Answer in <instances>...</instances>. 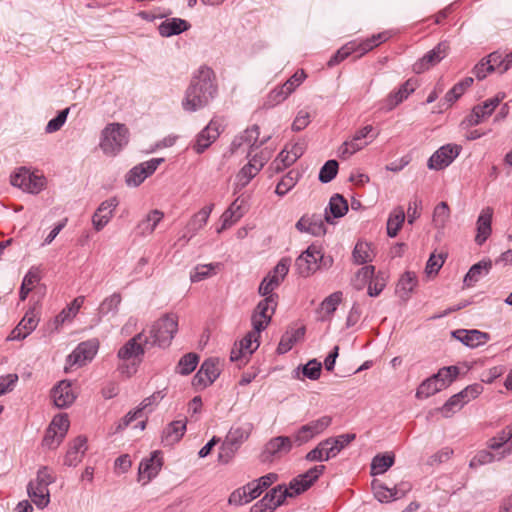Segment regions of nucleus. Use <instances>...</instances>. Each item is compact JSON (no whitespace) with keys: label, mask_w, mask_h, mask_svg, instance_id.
<instances>
[{"label":"nucleus","mask_w":512,"mask_h":512,"mask_svg":"<svg viewBox=\"0 0 512 512\" xmlns=\"http://www.w3.org/2000/svg\"><path fill=\"white\" fill-rule=\"evenodd\" d=\"M355 438L356 435L354 433H345L324 439V444H326L331 458H334L351 442H353Z\"/></svg>","instance_id":"7c9ffc66"},{"label":"nucleus","mask_w":512,"mask_h":512,"mask_svg":"<svg viewBox=\"0 0 512 512\" xmlns=\"http://www.w3.org/2000/svg\"><path fill=\"white\" fill-rule=\"evenodd\" d=\"M186 431V421L176 420L171 422L164 431V438L168 444L178 442Z\"/></svg>","instance_id":"c03bdc74"},{"label":"nucleus","mask_w":512,"mask_h":512,"mask_svg":"<svg viewBox=\"0 0 512 512\" xmlns=\"http://www.w3.org/2000/svg\"><path fill=\"white\" fill-rule=\"evenodd\" d=\"M448 45L444 42L439 43L432 50L428 51L421 59L413 65V71L421 74L431 67L437 65L447 55Z\"/></svg>","instance_id":"f3484780"},{"label":"nucleus","mask_w":512,"mask_h":512,"mask_svg":"<svg viewBox=\"0 0 512 512\" xmlns=\"http://www.w3.org/2000/svg\"><path fill=\"white\" fill-rule=\"evenodd\" d=\"M354 52H356V42L351 41L346 43L331 57L328 61V66L332 67L339 64Z\"/></svg>","instance_id":"338daca9"},{"label":"nucleus","mask_w":512,"mask_h":512,"mask_svg":"<svg viewBox=\"0 0 512 512\" xmlns=\"http://www.w3.org/2000/svg\"><path fill=\"white\" fill-rule=\"evenodd\" d=\"M238 450L239 448L237 446L227 439H224L219 449L218 461L222 464H228L234 458Z\"/></svg>","instance_id":"774afa93"},{"label":"nucleus","mask_w":512,"mask_h":512,"mask_svg":"<svg viewBox=\"0 0 512 512\" xmlns=\"http://www.w3.org/2000/svg\"><path fill=\"white\" fill-rule=\"evenodd\" d=\"M276 298V295H269L258 303L251 319L255 330L263 331L270 323L277 306Z\"/></svg>","instance_id":"9b49d317"},{"label":"nucleus","mask_w":512,"mask_h":512,"mask_svg":"<svg viewBox=\"0 0 512 512\" xmlns=\"http://www.w3.org/2000/svg\"><path fill=\"white\" fill-rule=\"evenodd\" d=\"M290 267V259L283 258L274 267L273 271L270 272L265 278L271 281L274 287H278L288 274Z\"/></svg>","instance_id":"a18cd8bd"},{"label":"nucleus","mask_w":512,"mask_h":512,"mask_svg":"<svg viewBox=\"0 0 512 512\" xmlns=\"http://www.w3.org/2000/svg\"><path fill=\"white\" fill-rule=\"evenodd\" d=\"M305 459L310 462H324L331 459L324 440L320 441L312 450H310Z\"/></svg>","instance_id":"680f3d73"},{"label":"nucleus","mask_w":512,"mask_h":512,"mask_svg":"<svg viewBox=\"0 0 512 512\" xmlns=\"http://www.w3.org/2000/svg\"><path fill=\"white\" fill-rule=\"evenodd\" d=\"M295 226L298 231L307 232L314 236H322L326 233V227L321 214L304 215L297 221Z\"/></svg>","instance_id":"5701e85b"},{"label":"nucleus","mask_w":512,"mask_h":512,"mask_svg":"<svg viewBox=\"0 0 512 512\" xmlns=\"http://www.w3.org/2000/svg\"><path fill=\"white\" fill-rule=\"evenodd\" d=\"M373 130L372 125H366L357 130L351 138L344 141L338 148V156L343 160H347L358 151L364 149L377 137V134L371 135Z\"/></svg>","instance_id":"1a4fd4ad"},{"label":"nucleus","mask_w":512,"mask_h":512,"mask_svg":"<svg viewBox=\"0 0 512 512\" xmlns=\"http://www.w3.org/2000/svg\"><path fill=\"white\" fill-rule=\"evenodd\" d=\"M299 176L298 171L290 170L277 184L275 193L278 196L286 195L297 184Z\"/></svg>","instance_id":"3c124183"},{"label":"nucleus","mask_w":512,"mask_h":512,"mask_svg":"<svg viewBox=\"0 0 512 512\" xmlns=\"http://www.w3.org/2000/svg\"><path fill=\"white\" fill-rule=\"evenodd\" d=\"M353 259L357 264H364L372 261L373 251L371 245L366 242H358L353 250Z\"/></svg>","instance_id":"603ef678"},{"label":"nucleus","mask_w":512,"mask_h":512,"mask_svg":"<svg viewBox=\"0 0 512 512\" xmlns=\"http://www.w3.org/2000/svg\"><path fill=\"white\" fill-rule=\"evenodd\" d=\"M394 464V456L392 454H378L371 462V474L379 475L385 473Z\"/></svg>","instance_id":"8fccbe9b"},{"label":"nucleus","mask_w":512,"mask_h":512,"mask_svg":"<svg viewBox=\"0 0 512 512\" xmlns=\"http://www.w3.org/2000/svg\"><path fill=\"white\" fill-rule=\"evenodd\" d=\"M87 450V440L85 437L78 436L75 438L65 455L64 464L69 467L77 466Z\"/></svg>","instance_id":"bb28decb"},{"label":"nucleus","mask_w":512,"mask_h":512,"mask_svg":"<svg viewBox=\"0 0 512 512\" xmlns=\"http://www.w3.org/2000/svg\"><path fill=\"white\" fill-rule=\"evenodd\" d=\"M189 27L190 25L186 20L180 18H170L159 25L158 31L159 34L163 37H171L188 30Z\"/></svg>","instance_id":"473e14b6"},{"label":"nucleus","mask_w":512,"mask_h":512,"mask_svg":"<svg viewBox=\"0 0 512 512\" xmlns=\"http://www.w3.org/2000/svg\"><path fill=\"white\" fill-rule=\"evenodd\" d=\"M219 263L199 264L190 272V280L192 283L201 282L216 274Z\"/></svg>","instance_id":"37998d69"},{"label":"nucleus","mask_w":512,"mask_h":512,"mask_svg":"<svg viewBox=\"0 0 512 512\" xmlns=\"http://www.w3.org/2000/svg\"><path fill=\"white\" fill-rule=\"evenodd\" d=\"M259 172L258 167L254 166L250 161L243 166L235 177L234 193L246 187Z\"/></svg>","instance_id":"c9c22d12"},{"label":"nucleus","mask_w":512,"mask_h":512,"mask_svg":"<svg viewBox=\"0 0 512 512\" xmlns=\"http://www.w3.org/2000/svg\"><path fill=\"white\" fill-rule=\"evenodd\" d=\"M253 430L251 423H245L241 426L232 427L227 433L225 439L240 448V446L249 438Z\"/></svg>","instance_id":"e433bc0d"},{"label":"nucleus","mask_w":512,"mask_h":512,"mask_svg":"<svg viewBox=\"0 0 512 512\" xmlns=\"http://www.w3.org/2000/svg\"><path fill=\"white\" fill-rule=\"evenodd\" d=\"M324 470V465H316L304 474L294 478L290 482L289 487L279 485L273 488L259 502L253 505L250 512H273L283 504L286 497H294L306 491L323 474Z\"/></svg>","instance_id":"f257e3e1"},{"label":"nucleus","mask_w":512,"mask_h":512,"mask_svg":"<svg viewBox=\"0 0 512 512\" xmlns=\"http://www.w3.org/2000/svg\"><path fill=\"white\" fill-rule=\"evenodd\" d=\"M404 221V209L398 206L390 213L387 220V235L391 238L396 237Z\"/></svg>","instance_id":"79ce46f5"},{"label":"nucleus","mask_w":512,"mask_h":512,"mask_svg":"<svg viewBox=\"0 0 512 512\" xmlns=\"http://www.w3.org/2000/svg\"><path fill=\"white\" fill-rule=\"evenodd\" d=\"M39 317L35 309L28 310L19 324L9 336L10 340H22L26 338L38 325Z\"/></svg>","instance_id":"4be33fe9"},{"label":"nucleus","mask_w":512,"mask_h":512,"mask_svg":"<svg viewBox=\"0 0 512 512\" xmlns=\"http://www.w3.org/2000/svg\"><path fill=\"white\" fill-rule=\"evenodd\" d=\"M322 365L316 359H312L308 361L304 366L298 367L294 370L295 378L302 379L300 377V373H302L303 377H306L310 380H317L321 374Z\"/></svg>","instance_id":"de8ad7c7"},{"label":"nucleus","mask_w":512,"mask_h":512,"mask_svg":"<svg viewBox=\"0 0 512 512\" xmlns=\"http://www.w3.org/2000/svg\"><path fill=\"white\" fill-rule=\"evenodd\" d=\"M56 476L47 466H41L36 478L31 480L27 486V492L31 501L39 508L44 509L50 503L49 485L53 484Z\"/></svg>","instance_id":"20e7f679"},{"label":"nucleus","mask_w":512,"mask_h":512,"mask_svg":"<svg viewBox=\"0 0 512 512\" xmlns=\"http://www.w3.org/2000/svg\"><path fill=\"white\" fill-rule=\"evenodd\" d=\"M259 134V127L257 125H253L252 127L246 129L240 136L233 140L232 150H235L246 144L249 147L248 156H250L251 152L255 148L257 149L261 147L270 139V136H266L262 140H259Z\"/></svg>","instance_id":"6ab92c4d"},{"label":"nucleus","mask_w":512,"mask_h":512,"mask_svg":"<svg viewBox=\"0 0 512 512\" xmlns=\"http://www.w3.org/2000/svg\"><path fill=\"white\" fill-rule=\"evenodd\" d=\"M332 421L331 416L323 415L301 425L292 434L295 446L300 447L305 445L314 438L322 435L331 426Z\"/></svg>","instance_id":"6e6552de"},{"label":"nucleus","mask_w":512,"mask_h":512,"mask_svg":"<svg viewBox=\"0 0 512 512\" xmlns=\"http://www.w3.org/2000/svg\"><path fill=\"white\" fill-rule=\"evenodd\" d=\"M129 142V130L121 123H110L101 132L99 147L107 156H116Z\"/></svg>","instance_id":"39448f33"},{"label":"nucleus","mask_w":512,"mask_h":512,"mask_svg":"<svg viewBox=\"0 0 512 512\" xmlns=\"http://www.w3.org/2000/svg\"><path fill=\"white\" fill-rule=\"evenodd\" d=\"M492 267L491 261H480L474 264L464 277L467 287L474 286L483 276L487 275Z\"/></svg>","instance_id":"f704fd0d"},{"label":"nucleus","mask_w":512,"mask_h":512,"mask_svg":"<svg viewBox=\"0 0 512 512\" xmlns=\"http://www.w3.org/2000/svg\"><path fill=\"white\" fill-rule=\"evenodd\" d=\"M204 376L206 377V382L213 383L220 375L221 369L220 364L217 359H207L205 360L200 369Z\"/></svg>","instance_id":"13d9d810"},{"label":"nucleus","mask_w":512,"mask_h":512,"mask_svg":"<svg viewBox=\"0 0 512 512\" xmlns=\"http://www.w3.org/2000/svg\"><path fill=\"white\" fill-rule=\"evenodd\" d=\"M348 211V204L343 196L335 194L330 198L328 208L325 209L324 219L333 223V218H340Z\"/></svg>","instance_id":"c756f323"},{"label":"nucleus","mask_w":512,"mask_h":512,"mask_svg":"<svg viewBox=\"0 0 512 512\" xmlns=\"http://www.w3.org/2000/svg\"><path fill=\"white\" fill-rule=\"evenodd\" d=\"M85 300L84 296L76 297L67 308H64L55 318V324L58 327L66 321H71L80 310Z\"/></svg>","instance_id":"ea45409f"},{"label":"nucleus","mask_w":512,"mask_h":512,"mask_svg":"<svg viewBox=\"0 0 512 512\" xmlns=\"http://www.w3.org/2000/svg\"><path fill=\"white\" fill-rule=\"evenodd\" d=\"M452 336L469 348H477L490 340V335L480 330L458 329L451 332Z\"/></svg>","instance_id":"aec40b11"},{"label":"nucleus","mask_w":512,"mask_h":512,"mask_svg":"<svg viewBox=\"0 0 512 512\" xmlns=\"http://www.w3.org/2000/svg\"><path fill=\"white\" fill-rule=\"evenodd\" d=\"M333 265V258L325 256L316 245H310L295 261V269L301 277H309L320 269H329Z\"/></svg>","instance_id":"7ed1b4c3"},{"label":"nucleus","mask_w":512,"mask_h":512,"mask_svg":"<svg viewBox=\"0 0 512 512\" xmlns=\"http://www.w3.org/2000/svg\"><path fill=\"white\" fill-rule=\"evenodd\" d=\"M243 204L244 200H240V197L230 204L221 215L222 228L231 227L244 216L246 209Z\"/></svg>","instance_id":"cd10ccee"},{"label":"nucleus","mask_w":512,"mask_h":512,"mask_svg":"<svg viewBox=\"0 0 512 512\" xmlns=\"http://www.w3.org/2000/svg\"><path fill=\"white\" fill-rule=\"evenodd\" d=\"M488 448L494 451H498L503 448L505 450L507 447L512 445V423L506 426L503 430H501L495 437L491 438L488 441Z\"/></svg>","instance_id":"4c0bfd02"},{"label":"nucleus","mask_w":512,"mask_h":512,"mask_svg":"<svg viewBox=\"0 0 512 512\" xmlns=\"http://www.w3.org/2000/svg\"><path fill=\"white\" fill-rule=\"evenodd\" d=\"M121 302L122 296L119 292H114L105 297L98 307V315L103 317L110 313L113 315L117 314Z\"/></svg>","instance_id":"a19ab883"},{"label":"nucleus","mask_w":512,"mask_h":512,"mask_svg":"<svg viewBox=\"0 0 512 512\" xmlns=\"http://www.w3.org/2000/svg\"><path fill=\"white\" fill-rule=\"evenodd\" d=\"M442 389L443 384H439V381L436 379V377L432 376L420 384L416 391V397L419 399H425L441 391Z\"/></svg>","instance_id":"49530a36"},{"label":"nucleus","mask_w":512,"mask_h":512,"mask_svg":"<svg viewBox=\"0 0 512 512\" xmlns=\"http://www.w3.org/2000/svg\"><path fill=\"white\" fill-rule=\"evenodd\" d=\"M164 218V213L158 209L151 210L137 225V229L143 236L151 235L157 225Z\"/></svg>","instance_id":"72a5a7b5"},{"label":"nucleus","mask_w":512,"mask_h":512,"mask_svg":"<svg viewBox=\"0 0 512 512\" xmlns=\"http://www.w3.org/2000/svg\"><path fill=\"white\" fill-rule=\"evenodd\" d=\"M472 83L473 78L466 77L459 83L455 84L445 95V101L448 105L454 103L464 93V91L472 85Z\"/></svg>","instance_id":"bf43d9fd"},{"label":"nucleus","mask_w":512,"mask_h":512,"mask_svg":"<svg viewBox=\"0 0 512 512\" xmlns=\"http://www.w3.org/2000/svg\"><path fill=\"white\" fill-rule=\"evenodd\" d=\"M99 349V341L90 339L81 342L67 357V365L81 367L92 361Z\"/></svg>","instance_id":"f8f14e48"},{"label":"nucleus","mask_w":512,"mask_h":512,"mask_svg":"<svg viewBox=\"0 0 512 512\" xmlns=\"http://www.w3.org/2000/svg\"><path fill=\"white\" fill-rule=\"evenodd\" d=\"M148 343V338H144L143 333H138L119 349L118 358L122 361H131L130 365L123 364L119 367L121 373L131 376L136 372L137 364L145 353L143 345Z\"/></svg>","instance_id":"423d86ee"},{"label":"nucleus","mask_w":512,"mask_h":512,"mask_svg":"<svg viewBox=\"0 0 512 512\" xmlns=\"http://www.w3.org/2000/svg\"><path fill=\"white\" fill-rule=\"evenodd\" d=\"M450 219V209L446 202H440L433 212V224L437 229H443Z\"/></svg>","instance_id":"5fc2aeb1"},{"label":"nucleus","mask_w":512,"mask_h":512,"mask_svg":"<svg viewBox=\"0 0 512 512\" xmlns=\"http://www.w3.org/2000/svg\"><path fill=\"white\" fill-rule=\"evenodd\" d=\"M387 39V34L383 32L373 35L371 38H368L361 43L356 42V52H359V57L363 56L365 53L369 52L380 43L385 42Z\"/></svg>","instance_id":"4d7b16f0"},{"label":"nucleus","mask_w":512,"mask_h":512,"mask_svg":"<svg viewBox=\"0 0 512 512\" xmlns=\"http://www.w3.org/2000/svg\"><path fill=\"white\" fill-rule=\"evenodd\" d=\"M163 465L161 452L154 451L149 458L143 459L138 468V481L142 482L143 485L149 483L155 478Z\"/></svg>","instance_id":"dca6fc26"},{"label":"nucleus","mask_w":512,"mask_h":512,"mask_svg":"<svg viewBox=\"0 0 512 512\" xmlns=\"http://www.w3.org/2000/svg\"><path fill=\"white\" fill-rule=\"evenodd\" d=\"M119 202L116 197L103 201L92 216V225L96 231H101L112 219Z\"/></svg>","instance_id":"a211bd4d"},{"label":"nucleus","mask_w":512,"mask_h":512,"mask_svg":"<svg viewBox=\"0 0 512 512\" xmlns=\"http://www.w3.org/2000/svg\"><path fill=\"white\" fill-rule=\"evenodd\" d=\"M342 301V292L336 291L326 297L320 305L319 313L321 315L322 320H326L331 317L332 314L336 311L338 305Z\"/></svg>","instance_id":"58836bf2"},{"label":"nucleus","mask_w":512,"mask_h":512,"mask_svg":"<svg viewBox=\"0 0 512 512\" xmlns=\"http://www.w3.org/2000/svg\"><path fill=\"white\" fill-rule=\"evenodd\" d=\"M461 147L455 144H446L435 151L428 160L427 166L431 170H441L449 166L459 155Z\"/></svg>","instance_id":"4468645a"},{"label":"nucleus","mask_w":512,"mask_h":512,"mask_svg":"<svg viewBox=\"0 0 512 512\" xmlns=\"http://www.w3.org/2000/svg\"><path fill=\"white\" fill-rule=\"evenodd\" d=\"M459 374L457 366H448L441 368L437 374L433 376L439 381V384H443V389L452 383Z\"/></svg>","instance_id":"0e129e2a"},{"label":"nucleus","mask_w":512,"mask_h":512,"mask_svg":"<svg viewBox=\"0 0 512 512\" xmlns=\"http://www.w3.org/2000/svg\"><path fill=\"white\" fill-rule=\"evenodd\" d=\"M415 82L407 80L395 93L391 94L388 98L389 109H393L395 106L404 101L414 90Z\"/></svg>","instance_id":"09e8293b"},{"label":"nucleus","mask_w":512,"mask_h":512,"mask_svg":"<svg viewBox=\"0 0 512 512\" xmlns=\"http://www.w3.org/2000/svg\"><path fill=\"white\" fill-rule=\"evenodd\" d=\"M303 335L304 328L296 329L292 333H286L280 340V343L277 348L278 353L284 354L291 350L295 342H297L298 339L303 337Z\"/></svg>","instance_id":"6e6d98bb"},{"label":"nucleus","mask_w":512,"mask_h":512,"mask_svg":"<svg viewBox=\"0 0 512 512\" xmlns=\"http://www.w3.org/2000/svg\"><path fill=\"white\" fill-rule=\"evenodd\" d=\"M217 94L215 75L211 68L201 66L193 75L182 106L185 111L195 112L204 108Z\"/></svg>","instance_id":"f03ea898"},{"label":"nucleus","mask_w":512,"mask_h":512,"mask_svg":"<svg viewBox=\"0 0 512 512\" xmlns=\"http://www.w3.org/2000/svg\"><path fill=\"white\" fill-rule=\"evenodd\" d=\"M219 129L215 122L211 121L201 132L197 135L193 149L196 153H203L218 137Z\"/></svg>","instance_id":"393cba45"},{"label":"nucleus","mask_w":512,"mask_h":512,"mask_svg":"<svg viewBox=\"0 0 512 512\" xmlns=\"http://www.w3.org/2000/svg\"><path fill=\"white\" fill-rule=\"evenodd\" d=\"M493 209L491 207H485L481 210L480 215L477 219V234L475 242L478 245H482L491 234V223H492Z\"/></svg>","instance_id":"a878e982"},{"label":"nucleus","mask_w":512,"mask_h":512,"mask_svg":"<svg viewBox=\"0 0 512 512\" xmlns=\"http://www.w3.org/2000/svg\"><path fill=\"white\" fill-rule=\"evenodd\" d=\"M504 97L505 94H498L495 97L484 101L483 104L475 106L471 113L462 122V125H465L466 127L479 125L484 119L493 113Z\"/></svg>","instance_id":"ddd939ff"},{"label":"nucleus","mask_w":512,"mask_h":512,"mask_svg":"<svg viewBox=\"0 0 512 512\" xmlns=\"http://www.w3.org/2000/svg\"><path fill=\"white\" fill-rule=\"evenodd\" d=\"M52 398L58 408H66L72 405L76 399L72 383L66 380L59 382L52 390Z\"/></svg>","instance_id":"b1692460"},{"label":"nucleus","mask_w":512,"mask_h":512,"mask_svg":"<svg viewBox=\"0 0 512 512\" xmlns=\"http://www.w3.org/2000/svg\"><path fill=\"white\" fill-rule=\"evenodd\" d=\"M213 208L214 204H209L200 209L191 217L186 225L185 233L183 235V238L186 239V242L191 240L197 234V232L207 224Z\"/></svg>","instance_id":"412c9836"},{"label":"nucleus","mask_w":512,"mask_h":512,"mask_svg":"<svg viewBox=\"0 0 512 512\" xmlns=\"http://www.w3.org/2000/svg\"><path fill=\"white\" fill-rule=\"evenodd\" d=\"M417 285V276L414 272L406 271L398 281V291L402 297H408Z\"/></svg>","instance_id":"864d4df0"},{"label":"nucleus","mask_w":512,"mask_h":512,"mask_svg":"<svg viewBox=\"0 0 512 512\" xmlns=\"http://www.w3.org/2000/svg\"><path fill=\"white\" fill-rule=\"evenodd\" d=\"M162 161V158H153L133 167L125 177L127 186H139L148 176L154 173Z\"/></svg>","instance_id":"2eb2a0df"},{"label":"nucleus","mask_w":512,"mask_h":512,"mask_svg":"<svg viewBox=\"0 0 512 512\" xmlns=\"http://www.w3.org/2000/svg\"><path fill=\"white\" fill-rule=\"evenodd\" d=\"M261 331H257L253 328V331L249 332L239 343V346L244 350L247 355H251L259 347V334Z\"/></svg>","instance_id":"69168bd1"},{"label":"nucleus","mask_w":512,"mask_h":512,"mask_svg":"<svg viewBox=\"0 0 512 512\" xmlns=\"http://www.w3.org/2000/svg\"><path fill=\"white\" fill-rule=\"evenodd\" d=\"M11 184L31 194L40 193L46 184L45 177L31 172L26 167H20L11 175Z\"/></svg>","instance_id":"9d476101"},{"label":"nucleus","mask_w":512,"mask_h":512,"mask_svg":"<svg viewBox=\"0 0 512 512\" xmlns=\"http://www.w3.org/2000/svg\"><path fill=\"white\" fill-rule=\"evenodd\" d=\"M293 445L295 443L292 436H277L266 443L264 452L270 456L287 454L291 451Z\"/></svg>","instance_id":"c85d7f7f"},{"label":"nucleus","mask_w":512,"mask_h":512,"mask_svg":"<svg viewBox=\"0 0 512 512\" xmlns=\"http://www.w3.org/2000/svg\"><path fill=\"white\" fill-rule=\"evenodd\" d=\"M512 454V445L498 453H492L488 450L479 451L470 461L469 466L476 468L481 465L492 463L493 461H500L506 456Z\"/></svg>","instance_id":"2f4dec72"},{"label":"nucleus","mask_w":512,"mask_h":512,"mask_svg":"<svg viewBox=\"0 0 512 512\" xmlns=\"http://www.w3.org/2000/svg\"><path fill=\"white\" fill-rule=\"evenodd\" d=\"M372 490L375 498L381 503H388L390 501L396 500L393 493V488H388L381 482L373 481Z\"/></svg>","instance_id":"e2e57ef3"},{"label":"nucleus","mask_w":512,"mask_h":512,"mask_svg":"<svg viewBox=\"0 0 512 512\" xmlns=\"http://www.w3.org/2000/svg\"><path fill=\"white\" fill-rule=\"evenodd\" d=\"M199 361V357L195 353L184 355L178 363L177 372L181 375H188L195 370Z\"/></svg>","instance_id":"052dcab7"},{"label":"nucleus","mask_w":512,"mask_h":512,"mask_svg":"<svg viewBox=\"0 0 512 512\" xmlns=\"http://www.w3.org/2000/svg\"><path fill=\"white\" fill-rule=\"evenodd\" d=\"M178 330V319L175 315L167 314L155 321L150 330L152 344L168 347Z\"/></svg>","instance_id":"0eeeda50"}]
</instances>
